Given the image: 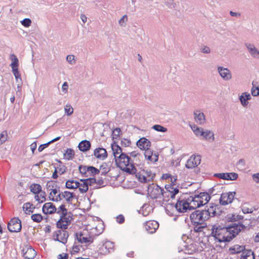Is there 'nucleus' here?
Wrapping results in <instances>:
<instances>
[{"label": "nucleus", "instance_id": "nucleus-9", "mask_svg": "<svg viewBox=\"0 0 259 259\" xmlns=\"http://www.w3.org/2000/svg\"><path fill=\"white\" fill-rule=\"evenodd\" d=\"M66 229H59L53 233V238L55 241L65 244L67 241L68 233Z\"/></svg>", "mask_w": 259, "mask_h": 259}, {"label": "nucleus", "instance_id": "nucleus-64", "mask_svg": "<svg viewBox=\"0 0 259 259\" xmlns=\"http://www.w3.org/2000/svg\"><path fill=\"white\" fill-rule=\"evenodd\" d=\"M252 178L253 180L257 183H259V173L253 175Z\"/></svg>", "mask_w": 259, "mask_h": 259}, {"label": "nucleus", "instance_id": "nucleus-30", "mask_svg": "<svg viewBox=\"0 0 259 259\" xmlns=\"http://www.w3.org/2000/svg\"><path fill=\"white\" fill-rule=\"evenodd\" d=\"M91 146V143L87 140L82 141L78 144V148L82 152H86L89 150Z\"/></svg>", "mask_w": 259, "mask_h": 259}, {"label": "nucleus", "instance_id": "nucleus-52", "mask_svg": "<svg viewBox=\"0 0 259 259\" xmlns=\"http://www.w3.org/2000/svg\"><path fill=\"white\" fill-rule=\"evenodd\" d=\"M152 128L158 132H166L167 131V128L166 127H164L159 124L153 125Z\"/></svg>", "mask_w": 259, "mask_h": 259}, {"label": "nucleus", "instance_id": "nucleus-49", "mask_svg": "<svg viewBox=\"0 0 259 259\" xmlns=\"http://www.w3.org/2000/svg\"><path fill=\"white\" fill-rule=\"evenodd\" d=\"M145 172H143V173L139 174V180L143 183H147L150 180L149 177H147L145 175Z\"/></svg>", "mask_w": 259, "mask_h": 259}, {"label": "nucleus", "instance_id": "nucleus-26", "mask_svg": "<svg viewBox=\"0 0 259 259\" xmlns=\"http://www.w3.org/2000/svg\"><path fill=\"white\" fill-rule=\"evenodd\" d=\"M217 209H218V206L212 204L208 207L207 209L203 210L204 212H206L207 215V219H208L209 217H214L217 214Z\"/></svg>", "mask_w": 259, "mask_h": 259}, {"label": "nucleus", "instance_id": "nucleus-12", "mask_svg": "<svg viewBox=\"0 0 259 259\" xmlns=\"http://www.w3.org/2000/svg\"><path fill=\"white\" fill-rule=\"evenodd\" d=\"M235 192L223 193L220 198L221 204L226 205L231 203L234 199Z\"/></svg>", "mask_w": 259, "mask_h": 259}, {"label": "nucleus", "instance_id": "nucleus-50", "mask_svg": "<svg viewBox=\"0 0 259 259\" xmlns=\"http://www.w3.org/2000/svg\"><path fill=\"white\" fill-rule=\"evenodd\" d=\"M8 138V134L6 131H3L0 134V144H3L7 141Z\"/></svg>", "mask_w": 259, "mask_h": 259}, {"label": "nucleus", "instance_id": "nucleus-60", "mask_svg": "<svg viewBox=\"0 0 259 259\" xmlns=\"http://www.w3.org/2000/svg\"><path fill=\"white\" fill-rule=\"evenodd\" d=\"M116 221L119 224H122L124 222V217L122 214H119L116 217Z\"/></svg>", "mask_w": 259, "mask_h": 259}, {"label": "nucleus", "instance_id": "nucleus-1", "mask_svg": "<svg viewBox=\"0 0 259 259\" xmlns=\"http://www.w3.org/2000/svg\"><path fill=\"white\" fill-rule=\"evenodd\" d=\"M126 154H120L115 160L117 167L126 173L134 175L137 172L134 161L139 159L140 154L137 151H133Z\"/></svg>", "mask_w": 259, "mask_h": 259}, {"label": "nucleus", "instance_id": "nucleus-25", "mask_svg": "<svg viewBox=\"0 0 259 259\" xmlns=\"http://www.w3.org/2000/svg\"><path fill=\"white\" fill-rule=\"evenodd\" d=\"M199 200L201 206L204 205L208 203L210 199V196L206 192H201L196 195Z\"/></svg>", "mask_w": 259, "mask_h": 259}, {"label": "nucleus", "instance_id": "nucleus-58", "mask_svg": "<svg viewBox=\"0 0 259 259\" xmlns=\"http://www.w3.org/2000/svg\"><path fill=\"white\" fill-rule=\"evenodd\" d=\"M12 71L16 79L21 78V75L18 71V68L12 69Z\"/></svg>", "mask_w": 259, "mask_h": 259}, {"label": "nucleus", "instance_id": "nucleus-46", "mask_svg": "<svg viewBox=\"0 0 259 259\" xmlns=\"http://www.w3.org/2000/svg\"><path fill=\"white\" fill-rule=\"evenodd\" d=\"M89 177L91 176H94L95 175L98 174L100 172V170L95 168L94 166H89Z\"/></svg>", "mask_w": 259, "mask_h": 259}, {"label": "nucleus", "instance_id": "nucleus-4", "mask_svg": "<svg viewBox=\"0 0 259 259\" xmlns=\"http://www.w3.org/2000/svg\"><path fill=\"white\" fill-rule=\"evenodd\" d=\"M78 242L82 244H91L93 242V236L88 228L83 229L76 233Z\"/></svg>", "mask_w": 259, "mask_h": 259}, {"label": "nucleus", "instance_id": "nucleus-5", "mask_svg": "<svg viewBox=\"0 0 259 259\" xmlns=\"http://www.w3.org/2000/svg\"><path fill=\"white\" fill-rule=\"evenodd\" d=\"M190 219L194 224H201L207 220V215L203 210H196L191 214Z\"/></svg>", "mask_w": 259, "mask_h": 259}, {"label": "nucleus", "instance_id": "nucleus-21", "mask_svg": "<svg viewBox=\"0 0 259 259\" xmlns=\"http://www.w3.org/2000/svg\"><path fill=\"white\" fill-rule=\"evenodd\" d=\"M49 194V199L52 201L59 202L61 201V192L59 190L51 189Z\"/></svg>", "mask_w": 259, "mask_h": 259}, {"label": "nucleus", "instance_id": "nucleus-51", "mask_svg": "<svg viewBox=\"0 0 259 259\" xmlns=\"http://www.w3.org/2000/svg\"><path fill=\"white\" fill-rule=\"evenodd\" d=\"M64 110L66 114L68 116L71 115L73 112V108L70 104H67L65 106Z\"/></svg>", "mask_w": 259, "mask_h": 259}, {"label": "nucleus", "instance_id": "nucleus-47", "mask_svg": "<svg viewBox=\"0 0 259 259\" xmlns=\"http://www.w3.org/2000/svg\"><path fill=\"white\" fill-rule=\"evenodd\" d=\"M31 219L36 223H40L42 220V216L40 213H35L31 215Z\"/></svg>", "mask_w": 259, "mask_h": 259}, {"label": "nucleus", "instance_id": "nucleus-41", "mask_svg": "<svg viewBox=\"0 0 259 259\" xmlns=\"http://www.w3.org/2000/svg\"><path fill=\"white\" fill-rule=\"evenodd\" d=\"M34 208L33 205L29 202L24 203L23 206V209L26 213L32 212Z\"/></svg>", "mask_w": 259, "mask_h": 259}, {"label": "nucleus", "instance_id": "nucleus-19", "mask_svg": "<svg viewBox=\"0 0 259 259\" xmlns=\"http://www.w3.org/2000/svg\"><path fill=\"white\" fill-rule=\"evenodd\" d=\"M42 212L46 214H51L55 212L57 213V208L55 205L52 202L45 203L42 207Z\"/></svg>", "mask_w": 259, "mask_h": 259}, {"label": "nucleus", "instance_id": "nucleus-7", "mask_svg": "<svg viewBox=\"0 0 259 259\" xmlns=\"http://www.w3.org/2000/svg\"><path fill=\"white\" fill-rule=\"evenodd\" d=\"M147 191L148 194L152 199L159 198L163 194V190L158 185L154 184L149 186Z\"/></svg>", "mask_w": 259, "mask_h": 259}, {"label": "nucleus", "instance_id": "nucleus-10", "mask_svg": "<svg viewBox=\"0 0 259 259\" xmlns=\"http://www.w3.org/2000/svg\"><path fill=\"white\" fill-rule=\"evenodd\" d=\"M21 228V222L18 218L12 219L8 224V229L11 232H19Z\"/></svg>", "mask_w": 259, "mask_h": 259}, {"label": "nucleus", "instance_id": "nucleus-56", "mask_svg": "<svg viewBox=\"0 0 259 259\" xmlns=\"http://www.w3.org/2000/svg\"><path fill=\"white\" fill-rule=\"evenodd\" d=\"M121 144L122 146L128 147L131 145V142L127 139H123L121 141Z\"/></svg>", "mask_w": 259, "mask_h": 259}, {"label": "nucleus", "instance_id": "nucleus-6", "mask_svg": "<svg viewBox=\"0 0 259 259\" xmlns=\"http://www.w3.org/2000/svg\"><path fill=\"white\" fill-rule=\"evenodd\" d=\"M174 183L165 185L166 190L163 191V201L168 202L169 198L174 199L175 195L178 193L179 190L176 188H174Z\"/></svg>", "mask_w": 259, "mask_h": 259}, {"label": "nucleus", "instance_id": "nucleus-61", "mask_svg": "<svg viewBox=\"0 0 259 259\" xmlns=\"http://www.w3.org/2000/svg\"><path fill=\"white\" fill-rule=\"evenodd\" d=\"M68 254L66 253H62L58 254L57 256L58 259H68Z\"/></svg>", "mask_w": 259, "mask_h": 259}, {"label": "nucleus", "instance_id": "nucleus-57", "mask_svg": "<svg viewBox=\"0 0 259 259\" xmlns=\"http://www.w3.org/2000/svg\"><path fill=\"white\" fill-rule=\"evenodd\" d=\"M251 94L254 96H259V88L258 87H254L253 86L251 90Z\"/></svg>", "mask_w": 259, "mask_h": 259}, {"label": "nucleus", "instance_id": "nucleus-8", "mask_svg": "<svg viewBox=\"0 0 259 259\" xmlns=\"http://www.w3.org/2000/svg\"><path fill=\"white\" fill-rule=\"evenodd\" d=\"M79 182L77 188L80 193L83 194L86 193L89 190V186L96 183V179L94 178H90L86 179H81Z\"/></svg>", "mask_w": 259, "mask_h": 259}, {"label": "nucleus", "instance_id": "nucleus-27", "mask_svg": "<svg viewBox=\"0 0 259 259\" xmlns=\"http://www.w3.org/2000/svg\"><path fill=\"white\" fill-rule=\"evenodd\" d=\"M218 71L220 75L225 80H229L231 78V74L229 69L220 67Z\"/></svg>", "mask_w": 259, "mask_h": 259}, {"label": "nucleus", "instance_id": "nucleus-23", "mask_svg": "<svg viewBox=\"0 0 259 259\" xmlns=\"http://www.w3.org/2000/svg\"><path fill=\"white\" fill-rule=\"evenodd\" d=\"M94 156L99 159L104 160L107 157V152L103 148H98L95 149L94 152Z\"/></svg>", "mask_w": 259, "mask_h": 259}, {"label": "nucleus", "instance_id": "nucleus-14", "mask_svg": "<svg viewBox=\"0 0 259 259\" xmlns=\"http://www.w3.org/2000/svg\"><path fill=\"white\" fill-rule=\"evenodd\" d=\"M114 249V244L109 241H105L99 248V253L103 255L107 254Z\"/></svg>", "mask_w": 259, "mask_h": 259}, {"label": "nucleus", "instance_id": "nucleus-63", "mask_svg": "<svg viewBox=\"0 0 259 259\" xmlns=\"http://www.w3.org/2000/svg\"><path fill=\"white\" fill-rule=\"evenodd\" d=\"M121 131L119 128H116L113 131V134L114 138H116L118 137Z\"/></svg>", "mask_w": 259, "mask_h": 259}, {"label": "nucleus", "instance_id": "nucleus-2", "mask_svg": "<svg viewBox=\"0 0 259 259\" xmlns=\"http://www.w3.org/2000/svg\"><path fill=\"white\" fill-rule=\"evenodd\" d=\"M244 226L242 224H235L229 227H217L213 230L212 234L214 237L220 242H229L232 240Z\"/></svg>", "mask_w": 259, "mask_h": 259}, {"label": "nucleus", "instance_id": "nucleus-18", "mask_svg": "<svg viewBox=\"0 0 259 259\" xmlns=\"http://www.w3.org/2000/svg\"><path fill=\"white\" fill-rule=\"evenodd\" d=\"M158 227V223L154 220L147 221L144 225L145 229L148 233L150 234L155 233Z\"/></svg>", "mask_w": 259, "mask_h": 259}, {"label": "nucleus", "instance_id": "nucleus-59", "mask_svg": "<svg viewBox=\"0 0 259 259\" xmlns=\"http://www.w3.org/2000/svg\"><path fill=\"white\" fill-rule=\"evenodd\" d=\"M242 210L244 213H251L253 211V209L252 207L248 208L245 206H243Z\"/></svg>", "mask_w": 259, "mask_h": 259}, {"label": "nucleus", "instance_id": "nucleus-43", "mask_svg": "<svg viewBox=\"0 0 259 259\" xmlns=\"http://www.w3.org/2000/svg\"><path fill=\"white\" fill-rule=\"evenodd\" d=\"M201 137L206 140H214L213 133L212 132L208 130H206L203 132V135Z\"/></svg>", "mask_w": 259, "mask_h": 259}, {"label": "nucleus", "instance_id": "nucleus-34", "mask_svg": "<svg viewBox=\"0 0 259 259\" xmlns=\"http://www.w3.org/2000/svg\"><path fill=\"white\" fill-rule=\"evenodd\" d=\"M30 191L36 195L38 193L41 192L42 191V187L38 184L33 183L30 185Z\"/></svg>", "mask_w": 259, "mask_h": 259}, {"label": "nucleus", "instance_id": "nucleus-53", "mask_svg": "<svg viewBox=\"0 0 259 259\" xmlns=\"http://www.w3.org/2000/svg\"><path fill=\"white\" fill-rule=\"evenodd\" d=\"M58 171V173L60 175L64 174L67 170V167L63 165H59L57 168H56Z\"/></svg>", "mask_w": 259, "mask_h": 259}, {"label": "nucleus", "instance_id": "nucleus-20", "mask_svg": "<svg viewBox=\"0 0 259 259\" xmlns=\"http://www.w3.org/2000/svg\"><path fill=\"white\" fill-rule=\"evenodd\" d=\"M137 145L140 149L145 150V151H146L150 149V147L151 146V142L147 139L145 138H142L138 141Z\"/></svg>", "mask_w": 259, "mask_h": 259}, {"label": "nucleus", "instance_id": "nucleus-44", "mask_svg": "<svg viewBox=\"0 0 259 259\" xmlns=\"http://www.w3.org/2000/svg\"><path fill=\"white\" fill-rule=\"evenodd\" d=\"M191 129L194 133V134L197 136H200L201 137L203 135V129L201 128H199L198 126H197L195 125H191Z\"/></svg>", "mask_w": 259, "mask_h": 259}, {"label": "nucleus", "instance_id": "nucleus-38", "mask_svg": "<svg viewBox=\"0 0 259 259\" xmlns=\"http://www.w3.org/2000/svg\"><path fill=\"white\" fill-rule=\"evenodd\" d=\"M247 47L249 53L252 56H253L254 57L259 58V51H257V50L255 49L253 46L249 44L247 46Z\"/></svg>", "mask_w": 259, "mask_h": 259}, {"label": "nucleus", "instance_id": "nucleus-15", "mask_svg": "<svg viewBox=\"0 0 259 259\" xmlns=\"http://www.w3.org/2000/svg\"><path fill=\"white\" fill-rule=\"evenodd\" d=\"M23 256L26 259H33L36 255L35 250L30 245H25L22 249Z\"/></svg>", "mask_w": 259, "mask_h": 259}, {"label": "nucleus", "instance_id": "nucleus-54", "mask_svg": "<svg viewBox=\"0 0 259 259\" xmlns=\"http://www.w3.org/2000/svg\"><path fill=\"white\" fill-rule=\"evenodd\" d=\"M228 175H229L228 177H227V180H235L238 178V175L236 173L234 172H231V173H228Z\"/></svg>", "mask_w": 259, "mask_h": 259}, {"label": "nucleus", "instance_id": "nucleus-40", "mask_svg": "<svg viewBox=\"0 0 259 259\" xmlns=\"http://www.w3.org/2000/svg\"><path fill=\"white\" fill-rule=\"evenodd\" d=\"M79 170L82 177H89V166L85 165H80Z\"/></svg>", "mask_w": 259, "mask_h": 259}, {"label": "nucleus", "instance_id": "nucleus-11", "mask_svg": "<svg viewBox=\"0 0 259 259\" xmlns=\"http://www.w3.org/2000/svg\"><path fill=\"white\" fill-rule=\"evenodd\" d=\"M175 208L179 212H186L189 209V205L187 198H180L174 206Z\"/></svg>", "mask_w": 259, "mask_h": 259}, {"label": "nucleus", "instance_id": "nucleus-13", "mask_svg": "<svg viewBox=\"0 0 259 259\" xmlns=\"http://www.w3.org/2000/svg\"><path fill=\"white\" fill-rule=\"evenodd\" d=\"M144 156L148 163H154L158 161L159 154L157 152L150 149L145 151Z\"/></svg>", "mask_w": 259, "mask_h": 259}, {"label": "nucleus", "instance_id": "nucleus-39", "mask_svg": "<svg viewBox=\"0 0 259 259\" xmlns=\"http://www.w3.org/2000/svg\"><path fill=\"white\" fill-rule=\"evenodd\" d=\"M250 99V94L246 93H243L240 97V100L243 106L246 105L248 104L247 100Z\"/></svg>", "mask_w": 259, "mask_h": 259}, {"label": "nucleus", "instance_id": "nucleus-16", "mask_svg": "<svg viewBox=\"0 0 259 259\" xmlns=\"http://www.w3.org/2000/svg\"><path fill=\"white\" fill-rule=\"evenodd\" d=\"M201 162L199 155H192L187 161L186 166L188 168H192L197 166Z\"/></svg>", "mask_w": 259, "mask_h": 259}, {"label": "nucleus", "instance_id": "nucleus-31", "mask_svg": "<svg viewBox=\"0 0 259 259\" xmlns=\"http://www.w3.org/2000/svg\"><path fill=\"white\" fill-rule=\"evenodd\" d=\"M78 184V181L73 179H70L66 182L65 187L68 189H76L77 188Z\"/></svg>", "mask_w": 259, "mask_h": 259}, {"label": "nucleus", "instance_id": "nucleus-55", "mask_svg": "<svg viewBox=\"0 0 259 259\" xmlns=\"http://www.w3.org/2000/svg\"><path fill=\"white\" fill-rule=\"evenodd\" d=\"M31 23L30 19L25 18L21 21V24L25 27H29Z\"/></svg>", "mask_w": 259, "mask_h": 259}, {"label": "nucleus", "instance_id": "nucleus-28", "mask_svg": "<svg viewBox=\"0 0 259 259\" xmlns=\"http://www.w3.org/2000/svg\"><path fill=\"white\" fill-rule=\"evenodd\" d=\"M111 148L115 160L119 157V156H120V154H124V153H122V150L121 147L115 143H113L111 145Z\"/></svg>", "mask_w": 259, "mask_h": 259}, {"label": "nucleus", "instance_id": "nucleus-32", "mask_svg": "<svg viewBox=\"0 0 259 259\" xmlns=\"http://www.w3.org/2000/svg\"><path fill=\"white\" fill-rule=\"evenodd\" d=\"M194 115L195 120L197 123L202 124L205 122V118L203 113L196 111L194 112Z\"/></svg>", "mask_w": 259, "mask_h": 259}, {"label": "nucleus", "instance_id": "nucleus-3", "mask_svg": "<svg viewBox=\"0 0 259 259\" xmlns=\"http://www.w3.org/2000/svg\"><path fill=\"white\" fill-rule=\"evenodd\" d=\"M57 213L60 215V219L56 222L58 228L66 229L73 220V215L71 212H68L64 204L61 205L58 208Z\"/></svg>", "mask_w": 259, "mask_h": 259}, {"label": "nucleus", "instance_id": "nucleus-35", "mask_svg": "<svg viewBox=\"0 0 259 259\" xmlns=\"http://www.w3.org/2000/svg\"><path fill=\"white\" fill-rule=\"evenodd\" d=\"M241 259H254L253 252L250 250H245L242 252Z\"/></svg>", "mask_w": 259, "mask_h": 259}, {"label": "nucleus", "instance_id": "nucleus-22", "mask_svg": "<svg viewBox=\"0 0 259 259\" xmlns=\"http://www.w3.org/2000/svg\"><path fill=\"white\" fill-rule=\"evenodd\" d=\"M187 198L189 205V210L194 209L201 206L199 200L196 195L189 196Z\"/></svg>", "mask_w": 259, "mask_h": 259}, {"label": "nucleus", "instance_id": "nucleus-24", "mask_svg": "<svg viewBox=\"0 0 259 259\" xmlns=\"http://www.w3.org/2000/svg\"><path fill=\"white\" fill-rule=\"evenodd\" d=\"M93 237L101 234L104 230L103 224L102 223H98L95 227L90 229Z\"/></svg>", "mask_w": 259, "mask_h": 259}, {"label": "nucleus", "instance_id": "nucleus-37", "mask_svg": "<svg viewBox=\"0 0 259 259\" xmlns=\"http://www.w3.org/2000/svg\"><path fill=\"white\" fill-rule=\"evenodd\" d=\"M74 151L70 148L67 149L64 153V158L68 160H72L74 158Z\"/></svg>", "mask_w": 259, "mask_h": 259}, {"label": "nucleus", "instance_id": "nucleus-62", "mask_svg": "<svg viewBox=\"0 0 259 259\" xmlns=\"http://www.w3.org/2000/svg\"><path fill=\"white\" fill-rule=\"evenodd\" d=\"M19 65L18 60H15V61L12 62L11 64V67L12 69L18 68Z\"/></svg>", "mask_w": 259, "mask_h": 259}, {"label": "nucleus", "instance_id": "nucleus-48", "mask_svg": "<svg viewBox=\"0 0 259 259\" xmlns=\"http://www.w3.org/2000/svg\"><path fill=\"white\" fill-rule=\"evenodd\" d=\"M161 178L163 180H165L167 181L168 183L170 182V183H174L175 182V181L176 180V179H174L173 180V179L171 177V175H169V174H163Z\"/></svg>", "mask_w": 259, "mask_h": 259}, {"label": "nucleus", "instance_id": "nucleus-33", "mask_svg": "<svg viewBox=\"0 0 259 259\" xmlns=\"http://www.w3.org/2000/svg\"><path fill=\"white\" fill-rule=\"evenodd\" d=\"M243 217L237 213H230L227 214L226 219L228 222H235L242 220Z\"/></svg>", "mask_w": 259, "mask_h": 259}, {"label": "nucleus", "instance_id": "nucleus-29", "mask_svg": "<svg viewBox=\"0 0 259 259\" xmlns=\"http://www.w3.org/2000/svg\"><path fill=\"white\" fill-rule=\"evenodd\" d=\"M245 250L244 246L238 244L234 245L229 248V251L231 254L239 253Z\"/></svg>", "mask_w": 259, "mask_h": 259}, {"label": "nucleus", "instance_id": "nucleus-36", "mask_svg": "<svg viewBox=\"0 0 259 259\" xmlns=\"http://www.w3.org/2000/svg\"><path fill=\"white\" fill-rule=\"evenodd\" d=\"M98 170H100L102 175H105L109 171L110 166L107 163L104 162L101 164Z\"/></svg>", "mask_w": 259, "mask_h": 259}, {"label": "nucleus", "instance_id": "nucleus-42", "mask_svg": "<svg viewBox=\"0 0 259 259\" xmlns=\"http://www.w3.org/2000/svg\"><path fill=\"white\" fill-rule=\"evenodd\" d=\"M35 199L36 201L39 203H42L46 200V193L44 191L38 193L35 196Z\"/></svg>", "mask_w": 259, "mask_h": 259}, {"label": "nucleus", "instance_id": "nucleus-45", "mask_svg": "<svg viewBox=\"0 0 259 259\" xmlns=\"http://www.w3.org/2000/svg\"><path fill=\"white\" fill-rule=\"evenodd\" d=\"M81 246L76 244H74L70 250V254L75 255L78 253L80 250Z\"/></svg>", "mask_w": 259, "mask_h": 259}, {"label": "nucleus", "instance_id": "nucleus-17", "mask_svg": "<svg viewBox=\"0 0 259 259\" xmlns=\"http://www.w3.org/2000/svg\"><path fill=\"white\" fill-rule=\"evenodd\" d=\"M61 201L64 200L68 204H72L73 200L76 199L75 194L65 190L61 192Z\"/></svg>", "mask_w": 259, "mask_h": 259}]
</instances>
